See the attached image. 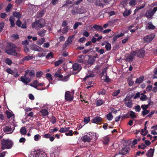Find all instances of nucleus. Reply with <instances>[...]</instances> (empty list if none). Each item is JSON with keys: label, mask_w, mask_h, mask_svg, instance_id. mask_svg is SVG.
Masks as SVG:
<instances>
[{"label": "nucleus", "mask_w": 157, "mask_h": 157, "mask_svg": "<svg viewBox=\"0 0 157 157\" xmlns=\"http://www.w3.org/2000/svg\"><path fill=\"white\" fill-rule=\"evenodd\" d=\"M107 69V68H105L102 71V76H106V75H107L106 73Z\"/></svg>", "instance_id": "obj_61"}, {"label": "nucleus", "mask_w": 157, "mask_h": 157, "mask_svg": "<svg viewBox=\"0 0 157 157\" xmlns=\"http://www.w3.org/2000/svg\"><path fill=\"white\" fill-rule=\"evenodd\" d=\"M1 144L2 145L1 148L3 150L5 149L10 148L12 146L13 143L11 140L3 139L2 140Z\"/></svg>", "instance_id": "obj_2"}, {"label": "nucleus", "mask_w": 157, "mask_h": 157, "mask_svg": "<svg viewBox=\"0 0 157 157\" xmlns=\"http://www.w3.org/2000/svg\"><path fill=\"white\" fill-rule=\"evenodd\" d=\"M45 32L46 30L44 29H42L41 31L38 32V33L39 35L42 37L44 35Z\"/></svg>", "instance_id": "obj_33"}, {"label": "nucleus", "mask_w": 157, "mask_h": 157, "mask_svg": "<svg viewBox=\"0 0 157 157\" xmlns=\"http://www.w3.org/2000/svg\"><path fill=\"white\" fill-rule=\"evenodd\" d=\"M109 140V138L107 136H105L103 137L102 141L103 144L105 145H107L108 144Z\"/></svg>", "instance_id": "obj_18"}, {"label": "nucleus", "mask_w": 157, "mask_h": 157, "mask_svg": "<svg viewBox=\"0 0 157 157\" xmlns=\"http://www.w3.org/2000/svg\"><path fill=\"white\" fill-rule=\"evenodd\" d=\"M131 13L130 11H127L125 10L124 12L123 13V15L124 16L126 17L128 16Z\"/></svg>", "instance_id": "obj_50"}, {"label": "nucleus", "mask_w": 157, "mask_h": 157, "mask_svg": "<svg viewBox=\"0 0 157 157\" xmlns=\"http://www.w3.org/2000/svg\"><path fill=\"white\" fill-rule=\"evenodd\" d=\"M20 132L21 134L25 135L27 133L26 128L25 127H22L20 129Z\"/></svg>", "instance_id": "obj_28"}, {"label": "nucleus", "mask_w": 157, "mask_h": 157, "mask_svg": "<svg viewBox=\"0 0 157 157\" xmlns=\"http://www.w3.org/2000/svg\"><path fill=\"white\" fill-rule=\"evenodd\" d=\"M128 2V0H122L121 2V4L123 5V7H124V6L126 5Z\"/></svg>", "instance_id": "obj_56"}, {"label": "nucleus", "mask_w": 157, "mask_h": 157, "mask_svg": "<svg viewBox=\"0 0 157 157\" xmlns=\"http://www.w3.org/2000/svg\"><path fill=\"white\" fill-rule=\"evenodd\" d=\"M157 11V7H154L152 10L149 9L146 12L145 14V16L147 18L152 19L153 17V15Z\"/></svg>", "instance_id": "obj_4"}, {"label": "nucleus", "mask_w": 157, "mask_h": 157, "mask_svg": "<svg viewBox=\"0 0 157 157\" xmlns=\"http://www.w3.org/2000/svg\"><path fill=\"white\" fill-rule=\"evenodd\" d=\"M45 20L43 19H40L38 20H36L32 24V27L33 28H41L45 25Z\"/></svg>", "instance_id": "obj_3"}, {"label": "nucleus", "mask_w": 157, "mask_h": 157, "mask_svg": "<svg viewBox=\"0 0 157 157\" xmlns=\"http://www.w3.org/2000/svg\"><path fill=\"white\" fill-rule=\"evenodd\" d=\"M12 5L11 4H9L8 5L7 7L6 8V11L7 12L10 11V10L11 9Z\"/></svg>", "instance_id": "obj_55"}, {"label": "nucleus", "mask_w": 157, "mask_h": 157, "mask_svg": "<svg viewBox=\"0 0 157 157\" xmlns=\"http://www.w3.org/2000/svg\"><path fill=\"white\" fill-rule=\"evenodd\" d=\"M149 110H147V109L144 110H143L142 112V113L143 115L144 116H145L146 114H148L149 113Z\"/></svg>", "instance_id": "obj_54"}, {"label": "nucleus", "mask_w": 157, "mask_h": 157, "mask_svg": "<svg viewBox=\"0 0 157 157\" xmlns=\"http://www.w3.org/2000/svg\"><path fill=\"white\" fill-rule=\"evenodd\" d=\"M82 23L81 22H76L73 28L75 29H76L79 25H82Z\"/></svg>", "instance_id": "obj_46"}, {"label": "nucleus", "mask_w": 157, "mask_h": 157, "mask_svg": "<svg viewBox=\"0 0 157 157\" xmlns=\"http://www.w3.org/2000/svg\"><path fill=\"white\" fill-rule=\"evenodd\" d=\"M21 48L17 47L15 45L11 43H9L5 49L6 52L9 55H13L17 57H22L21 54Z\"/></svg>", "instance_id": "obj_1"}, {"label": "nucleus", "mask_w": 157, "mask_h": 157, "mask_svg": "<svg viewBox=\"0 0 157 157\" xmlns=\"http://www.w3.org/2000/svg\"><path fill=\"white\" fill-rule=\"evenodd\" d=\"M155 35L154 34H150V35H147L143 38L144 40L146 42H149L153 39Z\"/></svg>", "instance_id": "obj_7"}, {"label": "nucleus", "mask_w": 157, "mask_h": 157, "mask_svg": "<svg viewBox=\"0 0 157 157\" xmlns=\"http://www.w3.org/2000/svg\"><path fill=\"white\" fill-rule=\"evenodd\" d=\"M58 130V128L56 127L53 129H51L49 131L50 133H53L55 132H57Z\"/></svg>", "instance_id": "obj_60"}, {"label": "nucleus", "mask_w": 157, "mask_h": 157, "mask_svg": "<svg viewBox=\"0 0 157 157\" xmlns=\"http://www.w3.org/2000/svg\"><path fill=\"white\" fill-rule=\"evenodd\" d=\"M9 20L10 22V24L11 25L10 27H13L15 25V23L14 22V18L13 17H11L9 18Z\"/></svg>", "instance_id": "obj_21"}, {"label": "nucleus", "mask_w": 157, "mask_h": 157, "mask_svg": "<svg viewBox=\"0 0 157 157\" xmlns=\"http://www.w3.org/2000/svg\"><path fill=\"white\" fill-rule=\"evenodd\" d=\"M104 101L101 100H98L97 101L96 104L97 106H100L103 104Z\"/></svg>", "instance_id": "obj_40"}, {"label": "nucleus", "mask_w": 157, "mask_h": 157, "mask_svg": "<svg viewBox=\"0 0 157 157\" xmlns=\"http://www.w3.org/2000/svg\"><path fill=\"white\" fill-rule=\"evenodd\" d=\"M133 58V56L131 54L128 57L126 58V60L128 62L132 61Z\"/></svg>", "instance_id": "obj_44"}, {"label": "nucleus", "mask_w": 157, "mask_h": 157, "mask_svg": "<svg viewBox=\"0 0 157 157\" xmlns=\"http://www.w3.org/2000/svg\"><path fill=\"white\" fill-rule=\"evenodd\" d=\"M152 88V85H148L146 88L147 90V91H150L151 90Z\"/></svg>", "instance_id": "obj_57"}, {"label": "nucleus", "mask_w": 157, "mask_h": 157, "mask_svg": "<svg viewBox=\"0 0 157 157\" xmlns=\"http://www.w3.org/2000/svg\"><path fill=\"white\" fill-rule=\"evenodd\" d=\"M13 15L14 17L18 18H19L21 17V15L19 12H14L13 13Z\"/></svg>", "instance_id": "obj_38"}, {"label": "nucleus", "mask_w": 157, "mask_h": 157, "mask_svg": "<svg viewBox=\"0 0 157 157\" xmlns=\"http://www.w3.org/2000/svg\"><path fill=\"white\" fill-rule=\"evenodd\" d=\"M144 78V76H141L138 78V83H141V82H143Z\"/></svg>", "instance_id": "obj_47"}, {"label": "nucleus", "mask_w": 157, "mask_h": 157, "mask_svg": "<svg viewBox=\"0 0 157 157\" xmlns=\"http://www.w3.org/2000/svg\"><path fill=\"white\" fill-rule=\"evenodd\" d=\"M40 112L41 113L42 115L44 116L47 115L48 114V112L46 109H42L40 111Z\"/></svg>", "instance_id": "obj_31"}, {"label": "nucleus", "mask_w": 157, "mask_h": 157, "mask_svg": "<svg viewBox=\"0 0 157 157\" xmlns=\"http://www.w3.org/2000/svg\"><path fill=\"white\" fill-rule=\"evenodd\" d=\"M79 66L77 63H75L73 65V70L74 71H77L78 70Z\"/></svg>", "instance_id": "obj_36"}, {"label": "nucleus", "mask_w": 157, "mask_h": 157, "mask_svg": "<svg viewBox=\"0 0 157 157\" xmlns=\"http://www.w3.org/2000/svg\"><path fill=\"white\" fill-rule=\"evenodd\" d=\"M145 55V50L144 48L140 49L138 51V57H144Z\"/></svg>", "instance_id": "obj_12"}, {"label": "nucleus", "mask_w": 157, "mask_h": 157, "mask_svg": "<svg viewBox=\"0 0 157 157\" xmlns=\"http://www.w3.org/2000/svg\"><path fill=\"white\" fill-rule=\"evenodd\" d=\"M137 25L134 26L133 25H131L128 27V29L129 30L130 29V31L131 33H133L134 32L135 30L137 29Z\"/></svg>", "instance_id": "obj_16"}, {"label": "nucleus", "mask_w": 157, "mask_h": 157, "mask_svg": "<svg viewBox=\"0 0 157 157\" xmlns=\"http://www.w3.org/2000/svg\"><path fill=\"white\" fill-rule=\"evenodd\" d=\"M147 99V96L145 95H142V96L140 97V99L141 100L145 101Z\"/></svg>", "instance_id": "obj_49"}, {"label": "nucleus", "mask_w": 157, "mask_h": 157, "mask_svg": "<svg viewBox=\"0 0 157 157\" xmlns=\"http://www.w3.org/2000/svg\"><path fill=\"white\" fill-rule=\"evenodd\" d=\"M90 121V118L89 117H85L84 119V122L86 123L87 124Z\"/></svg>", "instance_id": "obj_63"}, {"label": "nucleus", "mask_w": 157, "mask_h": 157, "mask_svg": "<svg viewBox=\"0 0 157 157\" xmlns=\"http://www.w3.org/2000/svg\"><path fill=\"white\" fill-rule=\"evenodd\" d=\"M46 77L49 81L52 80V75L50 73H47L46 75Z\"/></svg>", "instance_id": "obj_45"}, {"label": "nucleus", "mask_w": 157, "mask_h": 157, "mask_svg": "<svg viewBox=\"0 0 157 157\" xmlns=\"http://www.w3.org/2000/svg\"><path fill=\"white\" fill-rule=\"evenodd\" d=\"M124 34L123 33H121L120 34L116 35L113 38V41H116L119 37L124 36Z\"/></svg>", "instance_id": "obj_27"}, {"label": "nucleus", "mask_w": 157, "mask_h": 157, "mask_svg": "<svg viewBox=\"0 0 157 157\" xmlns=\"http://www.w3.org/2000/svg\"><path fill=\"white\" fill-rule=\"evenodd\" d=\"M5 63L9 65H11L12 63V60L9 58H7L6 59Z\"/></svg>", "instance_id": "obj_42"}, {"label": "nucleus", "mask_w": 157, "mask_h": 157, "mask_svg": "<svg viewBox=\"0 0 157 157\" xmlns=\"http://www.w3.org/2000/svg\"><path fill=\"white\" fill-rule=\"evenodd\" d=\"M120 93V90H116L114 91V92H113V96H117Z\"/></svg>", "instance_id": "obj_51"}, {"label": "nucleus", "mask_w": 157, "mask_h": 157, "mask_svg": "<svg viewBox=\"0 0 157 157\" xmlns=\"http://www.w3.org/2000/svg\"><path fill=\"white\" fill-rule=\"evenodd\" d=\"M136 2L134 0H132L130 1L129 4L130 6H134L136 4Z\"/></svg>", "instance_id": "obj_58"}, {"label": "nucleus", "mask_w": 157, "mask_h": 157, "mask_svg": "<svg viewBox=\"0 0 157 157\" xmlns=\"http://www.w3.org/2000/svg\"><path fill=\"white\" fill-rule=\"evenodd\" d=\"M128 83L129 85L130 86H132L134 83L133 80H132V79H131L130 78H129L128 80Z\"/></svg>", "instance_id": "obj_52"}, {"label": "nucleus", "mask_w": 157, "mask_h": 157, "mask_svg": "<svg viewBox=\"0 0 157 157\" xmlns=\"http://www.w3.org/2000/svg\"><path fill=\"white\" fill-rule=\"evenodd\" d=\"M36 152V153L30 155L29 157H42L41 154Z\"/></svg>", "instance_id": "obj_24"}, {"label": "nucleus", "mask_w": 157, "mask_h": 157, "mask_svg": "<svg viewBox=\"0 0 157 157\" xmlns=\"http://www.w3.org/2000/svg\"><path fill=\"white\" fill-rule=\"evenodd\" d=\"M45 40L44 38H42L37 41V44L39 45H41L45 42Z\"/></svg>", "instance_id": "obj_30"}, {"label": "nucleus", "mask_w": 157, "mask_h": 157, "mask_svg": "<svg viewBox=\"0 0 157 157\" xmlns=\"http://www.w3.org/2000/svg\"><path fill=\"white\" fill-rule=\"evenodd\" d=\"M29 42L27 40H26L24 41H23L22 42V44L25 46L28 45Z\"/></svg>", "instance_id": "obj_64"}, {"label": "nucleus", "mask_w": 157, "mask_h": 157, "mask_svg": "<svg viewBox=\"0 0 157 157\" xmlns=\"http://www.w3.org/2000/svg\"><path fill=\"white\" fill-rule=\"evenodd\" d=\"M146 147L145 144H142L141 145H138V148L144 149Z\"/></svg>", "instance_id": "obj_59"}, {"label": "nucleus", "mask_w": 157, "mask_h": 157, "mask_svg": "<svg viewBox=\"0 0 157 157\" xmlns=\"http://www.w3.org/2000/svg\"><path fill=\"white\" fill-rule=\"evenodd\" d=\"M25 75V74L24 76H22L21 78V81L25 84H27L31 81V79L27 77Z\"/></svg>", "instance_id": "obj_9"}, {"label": "nucleus", "mask_w": 157, "mask_h": 157, "mask_svg": "<svg viewBox=\"0 0 157 157\" xmlns=\"http://www.w3.org/2000/svg\"><path fill=\"white\" fill-rule=\"evenodd\" d=\"M69 76L70 75H69L64 77L63 76V77L60 79H59V80L63 82H66L68 80Z\"/></svg>", "instance_id": "obj_29"}, {"label": "nucleus", "mask_w": 157, "mask_h": 157, "mask_svg": "<svg viewBox=\"0 0 157 157\" xmlns=\"http://www.w3.org/2000/svg\"><path fill=\"white\" fill-rule=\"evenodd\" d=\"M25 75L29 74V76L31 77H33L35 76L34 71L33 70H26L25 71Z\"/></svg>", "instance_id": "obj_11"}, {"label": "nucleus", "mask_w": 157, "mask_h": 157, "mask_svg": "<svg viewBox=\"0 0 157 157\" xmlns=\"http://www.w3.org/2000/svg\"><path fill=\"white\" fill-rule=\"evenodd\" d=\"M41 136L39 134H37L34 136V140L36 141H38L40 138Z\"/></svg>", "instance_id": "obj_48"}, {"label": "nucleus", "mask_w": 157, "mask_h": 157, "mask_svg": "<svg viewBox=\"0 0 157 157\" xmlns=\"http://www.w3.org/2000/svg\"><path fill=\"white\" fill-rule=\"evenodd\" d=\"M70 128V127H66L61 128L59 130V132L61 133H64L68 131Z\"/></svg>", "instance_id": "obj_22"}, {"label": "nucleus", "mask_w": 157, "mask_h": 157, "mask_svg": "<svg viewBox=\"0 0 157 157\" xmlns=\"http://www.w3.org/2000/svg\"><path fill=\"white\" fill-rule=\"evenodd\" d=\"M61 70H58L56 71L54 76L60 79L63 77V75H61Z\"/></svg>", "instance_id": "obj_14"}, {"label": "nucleus", "mask_w": 157, "mask_h": 157, "mask_svg": "<svg viewBox=\"0 0 157 157\" xmlns=\"http://www.w3.org/2000/svg\"><path fill=\"white\" fill-rule=\"evenodd\" d=\"M101 78L103 80L104 82H108L110 81V79L107 76V75H106V76H101Z\"/></svg>", "instance_id": "obj_25"}, {"label": "nucleus", "mask_w": 157, "mask_h": 157, "mask_svg": "<svg viewBox=\"0 0 157 157\" xmlns=\"http://www.w3.org/2000/svg\"><path fill=\"white\" fill-rule=\"evenodd\" d=\"M94 75L93 73H90L89 75H86V77L83 78L84 81L86 80L89 77H93L94 76Z\"/></svg>", "instance_id": "obj_43"}, {"label": "nucleus", "mask_w": 157, "mask_h": 157, "mask_svg": "<svg viewBox=\"0 0 157 157\" xmlns=\"http://www.w3.org/2000/svg\"><path fill=\"white\" fill-rule=\"evenodd\" d=\"M83 57L82 55H80L78 56L77 61L79 63H83V60L82 59Z\"/></svg>", "instance_id": "obj_34"}, {"label": "nucleus", "mask_w": 157, "mask_h": 157, "mask_svg": "<svg viewBox=\"0 0 157 157\" xmlns=\"http://www.w3.org/2000/svg\"><path fill=\"white\" fill-rule=\"evenodd\" d=\"M154 152V149L150 148L146 153V155L147 157H153Z\"/></svg>", "instance_id": "obj_13"}, {"label": "nucleus", "mask_w": 157, "mask_h": 157, "mask_svg": "<svg viewBox=\"0 0 157 157\" xmlns=\"http://www.w3.org/2000/svg\"><path fill=\"white\" fill-rule=\"evenodd\" d=\"M148 25L147 29H154L155 28V26L153 25L151 22H149V23H148Z\"/></svg>", "instance_id": "obj_26"}, {"label": "nucleus", "mask_w": 157, "mask_h": 157, "mask_svg": "<svg viewBox=\"0 0 157 157\" xmlns=\"http://www.w3.org/2000/svg\"><path fill=\"white\" fill-rule=\"evenodd\" d=\"M129 150V149L127 147L122 148L119 151V154L122 155H124L127 153Z\"/></svg>", "instance_id": "obj_10"}, {"label": "nucleus", "mask_w": 157, "mask_h": 157, "mask_svg": "<svg viewBox=\"0 0 157 157\" xmlns=\"http://www.w3.org/2000/svg\"><path fill=\"white\" fill-rule=\"evenodd\" d=\"M95 61L94 58L91 56L89 57V59L88 60V62L90 64H92Z\"/></svg>", "instance_id": "obj_23"}, {"label": "nucleus", "mask_w": 157, "mask_h": 157, "mask_svg": "<svg viewBox=\"0 0 157 157\" xmlns=\"http://www.w3.org/2000/svg\"><path fill=\"white\" fill-rule=\"evenodd\" d=\"M106 118L109 121H111L113 118V116L111 113H109L106 115Z\"/></svg>", "instance_id": "obj_35"}, {"label": "nucleus", "mask_w": 157, "mask_h": 157, "mask_svg": "<svg viewBox=\"0 0 157 157\" xmlns=\"http://www.w3.org/2000/svg\"><path fill=\"white\" fill-rule=\"evenodd\" d=\"M106 44L105 46V48H106V50L107 51L110 50L111 49L110 44L108 42H106Z\"/></svg>", "instance_id": "obj_37"}, {"label": "nucleus", "mask_w": 157, "mask_h": 157, "mask_svg": "<svg viewBox=\"0 0 157 157\" xmlns=\"http://www.w3.org/2000/svg\"><path fill=\"white\" fill-rule=\"evenodd\" d=\"M43 74V72L41 71H38L36 73V77H40Z\"/></svg>", "instance_id": "obj_62"}, {"label": "nucleus", "mask_w": 157, "mask_h": 157, "mask_svg": "<svg viewBox=\"0 0 157 157\" xmlns=\"http://www.w3.org/2000/svg\"><path fill=\"white\" fill-rule=\"evenodd\" d=\"M53 54L52 52H51L49 53H48L46 56V58L47 59L49 58H52L53 57Z\"/></svg>", "instance_id": "obj_53"}, {"label": "nucleus", "mask_w": 157, "mask_h": 157, "mask_svg": "<svg viewBox=\"0 0 157 157\" xmlns=\"http://www.w3.org/2000/svg\"><path fill=\"white\" fill-rule=\"evenodd\" d=\"M129 115L132 119H134L136 118V115H135V113L132 111H130L129 113Z\"/></svg>", "instance_id": "obj_32"}, {"label": "nucleus", "mask_w": 157, "mask_h": 157, "mask_svg": "<svg viewBox=\"0 0 157 157\" xmlns=\"http://www.w3.org/2000/svg\"><path fill=\"white\" fill-rule=\"evenodd\" d=\"M82 140L85 142H89L90 141L91 139L88 136L85 135L83 137H82Z\"/></svg>", "instance_id": "obj_17"}, {"label": "nucleus", "mask_w": 157, "mask_h": 157, "mask_svg": "<svg viewBox=\"0 0 157 157\" xmlns=\"http://www.w3.org/2000/svg\"><path fill=\"white\" fill-rule=\"evenodd\" d=\"M15 129L14 126L13 125H8L5 127L3 129L4 132H7L8 134L11 133Z\"/></svg>", "instance_id": "obj_5"}, {"label": "nucleus", "mask_w": 157, "mask_h": 157, "mask_svg": "<svg viewBox=\"0 0 157 157\" xmlns=\"http://www.w3.org/2000/svg\"><path fill=\"white\" fill-rule=\"evenodd\" d=\"M65 98L67 101H72L73 98V94L70 91H66L65 95Z\"/></svg>", "instance_id": "obj_6"}, {"label": "nucleus", "mask_w": 157, "mask_h": 157, "mask_svg": "<svg viewBox=\"0 0 157 157\" xmlns=\"http://www.w3.org/2000/svg\"><path fill=\"white\" fill-rule=\"evenodd\" d=\"M33 57L32 56H27L25 57L23 59L24 60H28L33 59Z\"/></svg>", "instance_id": "obj_39"}, {"label": "nucleus", "mask_w": 157, "mask_h": 157, "mask_svg": "<svg viewBox=\"0 0 157 157\" xmlns=\"http://www.w3.org/2000/svg\"><path fill=\"white\" fill-rule=\"evenodd\" d=\"M124 100L125 101V105L129 107H131L132 105V100L131 99V97L127 96Z\"/></svg>", "instance_id": "obj_8"}, {"label": "nucleus", "mask_w": 157, "mask_h": 157, "mask_svg": "<svg viewBox=\"0 0 157 157\" xmlns=\"http://www.w3.org/2000/svg\"><path fill=\"white\" fill-rule=\"evenodd\" d=\"M63 62L62 59H59L55 62V65L56 66H57L62 63Z\"/></svg>", "instance_id": "obj_41"}, {"label": "nucleus", "mask_w": 157, "mask_h": 157, "mask_svg": "<svg viewBox=\"0 0 157 157\" xmlns=\"http://www.w3.org/2000/svg\"><path fill=\"white\" fill-rule=\"evenodd\" d=\"M93 28L99 32H101L103 30V28L102 27L99 25H94L93 26Z\"/></svg>", "instance_id": "obj_19"}, {"label": "nucleus", "mask_w": 157, "mask_h": 157, "mask_svg": "<svg viewBox=\"0 0 157 157\" xmlns=\"http://www.w3.org/2000/svg\"><path fill=\"white\" fill-rule=\"evenodd\" d=\"M59 152L57 151H55L53 153L50 154L51 157H59Z\"/></svg>", "instance_id": "obj_20"}, {"label": "nucleus", "mask_w": 157, "mask_h": 157, "mask_svg": "<svg viewBox=\"0 0 157 157\" xmlns=\"http://www.w3.org/2000/svg\"><path fill=\"white\" fill-rule=\"evenodd\" d=\"M102 121V119L99 117H96L92 120V123H97L101 122Z\"/></svg>", "instance_id": "obj_15"}]
</instances>
